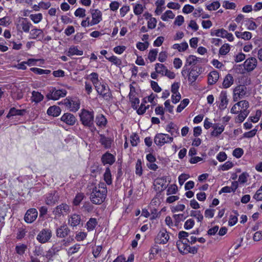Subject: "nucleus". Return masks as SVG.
Returning <instances> with one entry per match:
<instances>
[{"instance_id":"9b49d317","label":"nucleus","mask_w":262,"mask_h":262,"mask_svg":"<svg viewBox=\"0 0 262 262\" xmlns=\"http://www.w3.org/2000/svg\"><path fill=\"white\" fill-rule=\"evenodd\" d=\"M59 200V195L56 191H53L47 194L45 203L48 205H54Z\"/></svg>"},{"instance_id":"bf43d9fd","label":"nucleus","mask_w":262,"mask_h":262,"mask_svg":"<svg viewBox=\"0 0 262 262\" xmlns=\"http://www.w3.org/2000/svg\"><path fill=\"white\" fill-rule=\"evenodd\" d=\"M178 190V187L176 185H170L167 190V195L171 194H176Z\"/></svg>"},{"instance_id":"e2e57ef3","label":"nucleus","mask_w":262,"mask_h":262,"mask_svg":"<svg viewBox=\"0 0 262 262\" xmlns=\"http://www.w3.org/2000/svg\"><path fill=\"white\" fill-rule=\"evenodd\" d=\"M194 10V8L193 6L187 4L184 6L182 9V11L184 13L189 14L192 12Z\"/></svg>"},{"instance_id":"5fc2aeb1","label":"nucleus","mask_w":262,"mask_h":262,"mask_svg":"<svg viewBox=\"0 0 262 262\" xmlns=\"http://www.w3.org/2000/svg\"><path fill=\"white\" fill-rule=\"evenodd\" d=\"M85 10L83 8H79L76 10L74 12V15L76 17H84L85 16Z\"/></svg>"},{"instance_id":"680f3d73","label":"nucleus","mask_w":262,"mask_h":262,"mask_svg":"<svg viewBox=\"0 0 262 262\" xmlns=\"http://www.w3.org/2000/svg\"><path fill=\"white\" fill-rule=\"evenodd\" d=\"M253 198L257 201H262V185L257 190L256 192L253 196Z\"/></svg>"},{"instance_id":"f257e3e1","label":"nucleus","mask_w":262,"mask_h":262,"mask_svg":"<svg viewBox=\"0 0 262 262\" xmlns=\"http://www.w3.org/2000/svg\"><path fill=\"white\" fill-rule=\"evenodd\" d=\"M107 188L105 184L100 183L97 186L93 188L90 195L91 201L95 204H101L106 197Z\"/></svg>"},{"instance_id":"79ce46f5","label":"nucleus","mask_w":262,"mask_h":262,"mask_svg":"<svg viewBox=\"0 0 262 262\" xmlns=\"http://www.w3.org/2000/svg\"><path fill=\"white\" fill-rule=\"evenodd\" d=\"M29 17L34 24L39 23L42 19V15L41 13L31 14Z\"/></svg>"},{"instance_id":"c03bdc74","label":"nucleus","mask_w":262,"mask_h":262,"mask_svg":"<svg viewBox=\"0 0 262 262\" xmlns=\"http://www.w3.org/2000/svg\"><path fill=\"white\" fill-rule=\"evenodd\" d=\"M27 248V247L25 244H20L19 245H17L15 247V251L16 253H17L19 255H23L25 253L26 249Z\"/></svg>"},{"instance_id":"c756f323","label":"nucleus","mask_w":262,"mask_h":262,"mask_svg":"<svg viewBox=\"0 0 262 262\" xmlns=\"http://www.w3.org/2000/svg\"><path fill=\"white\" fill-rule=\"evenodd\" d=\"M43 95L38 91H33L32 92V96L31 97L32 102L38 103L41 102L43 99Z\"/></svg>"},{"instance_id":"4be33fe9","label":"nucleus","mask_w":262,"mask_h":262,"mask_svg":"<svg viewBox=\"0 0 262 262\" xmlns=\"http://www.w3.org/2000/svg\"><path fill=\"white\" fill-rule=\"evenodd\" d=\"M61 246H56L53 245L46 253L45 256L49 260H51L52 258L57 254L58 252L61 250Z\"/></svg>"},{"instance_id":"cd10ccee","label":"nucleus","mask_w":262,"mask_h":262,"mask_svg":"<svg viewBox=\"0 0 262 262\" xmlns=\"http://www.w3.org/2000/svg\"><path fill=\"white\" fill-rule=\"evenodd\" d=\"M201 58L196 57L195 56L189 55L186 59L184 68H186L187 66L195 65L198 62H201Z\"/></svg>"},{"instance_id":"dca6fc26","label":"nucleus","mask_w":262,"mask_h":262,"mask_svg":"<svg viewBox=\"0 0 262 262\" xmlns=\"http://www.w3.org/2000/svg\"><path fill=\"white\" fill-rule=\"evenodd\" d=\"M70 232V229L66 224H63L56 230V234L58 237L64 238Z\"/></svg>"},{"instance_id":"69168bd1","label":"nucleus","mask_w":262,"mask_h":262,"mask_svg":"<svg viewBox=\"0 0 262 262\" xmlns=\"http://www.w3.org/2000/svg\"><path fill=\"white\" fill-rule=\"evenodd\" d=\"M87 236V234L84 232H79L76 233L75 238L77 241L84 240Z\"/></svg>"},{"instance_id":"b1692460","label":"nucleus","mask_w":262,"mask_h":262,"mask_svg":"<svg viewBox=\"0 0 262 262\" xmlns=\"http://www.w3.org/2000/svg\"><path fill=\"white\" fill-rule=\"evenodd\" d=\"M61 110L60 108L56 105H53L49 107L47 113L48 115L53 117H57L61 113Z\"/></svg>"},{"instance_id":"c85d7f7f","label":"nucleus","mask_w":262,"mask_h":262,"mask_svg":"<svg viewBox=\"0 0 262 262\" xmlns=\"http://www.w3.org/2000/svg\"><path fill=\"white\" fill-rule=\"evenodd\" d=\"M95 122L98 126L104 127L107 124V119L102 114H99L96 117Z\"/></svg>"},{"instance_id":"338daca9","label":"nucleus","mask_w":262,"mask_h":262,"mask_svg":"<svg viewBox=\"0 0 262 262\" xmlns=\"http://www.w3.org/2000/svg\"><path fill=\"white\" fill-rule=\"evenodd\" d=\"M243 154L244 151L241 148H236L233 151V155L237 158H241Z\"/></svg>"},{"instance_id":"a211bd4d","label":"nucleus","mask_w":262,"mask_h":262,"mask_svg":"<svg viewBox=\"0 0 262 262\" xmlns=\"http://www.w3.org/2000/svg\"><path fill=\"white\" fill-rule=\"evenodd\" d=\"M19 23L20 24L17 26L18 29H21L26 33H28L31 27L33 26L26 18H22Z\"/></svg>"},{"instance_id":"a878e982","label":"nucleus","mask_w":262,"mask_h":262,"mask_svg":"<svg viewBox=\"0 0 262 262\" xmlns=\"http://www.w3.org/2000/svg\"><path fill=\"white\" fill-rule=\"evenodd\" d=\"M200 74L199 72L197 71L196 67H193L191 69L188 75V81L191 84L195 81Z\"/></svg>"},{"instance_id":"de8ad7c7","label":"nucleus","mask_w":262,"mask_h":262,"mask_svg":"<svg viewBox=\"0 0 262 262\" xmlns=\"http://www.w3.org/2000/svg\"><path fill=\"white\" fill-rule=\"evenodd\" d=\"M158 52V50L156 49H152L149 51L148 53V58L149 59L150 62H153L156 60Z\"/></svg>"},{"instance_id":"e433bc0d","label":"nucleus","mask_w":262,"mask_h":262,"mask_svg":"<svg viewBox=\"0 0 262 262\" xmlns=\"http://www.w3.org/2000/svg\"><path fill=\"white\" fill-rule=\"evenodd\" d=\"M98 224L97 219L90 218L86 224V229L89 231L93 230Z\"/></svg>"},{"instance_id":"09e8293b","label":"nucleus","mask_w":262,"mask_h":262,"mask_svg":"<svg viewBox=\"0 0 262 262\" xmlns=\"http://www.w3.org/2000/svg\"><path fill=\"white\" fill-rule=\"evenodd\" d=\"M190 215L195 217L198 222H202L203 220V216L200 211L192 210L190 213Z\"/></svg>"},{"instance_id":"052dcab7","label":"nucleus","mask_w":262,"mask_h":262,"mask_svg":"<svg viewBox=\"0 0 262 262\" xmlns=\"http://www.w3.org/2000/svg\"><path fill=\"white\" fill-rule=\"evenodd\" d=\"M144 7L142 5L137 4L134 8V12L136 15L141 14L143 11Z\"/></svg>"},{"instance_id":"4468645a","label":"nucleus","mask_w":262,"mask_h":262,"mask_svg":"<svg viewBox=\"0 0 262 262\" xmlns=\"http://www.w3.org/2000/svg\"><path fill=\"white\" fill-rule=\"evenodd\" d=\"M90 12L92 15V19L91 20V24L93 25H97L102 20V12L98 9H91Z\"/></svg>"},{"instance_id":"72a5a7b5","label":"nucleus","mask_w":262,"mask_h":262,"mask_svg":"<svg viewBox=\"0 0 262 262\" xmlns=\"http://www.w3.org/2000/svg\"><path fill=\"white\" fill-rule=\"evenodd\" d=\"M234 82V79L233 76L230 74H227L223 82V86L224 89H227L230 87Z\"/></svg>"},{"instance_id":"f8f14e48","label":"nucleus","mask_w":262,"mask_h":262,"mask_svg":"<svg viewBox=\"0 0 262 262\" xmlns=\"http://www.w3.org/2000/svg\"><path fill=\"white\" fill-rule=\"evenodd\" d=\"M37 215V210L35 208H31L26 213L24 220L27 223H32L36 219Z\"/></svg>"},{"instance_id":"c9c22d12","label":"nucleus","mask_w":262,"mask_h":262,"mask_svg":"<svg viewBox=\"0 0 262 262\" xmlns=\"http://www.w3.org/2000/svg\"><path fill=\"white\" fill-rule=\"evenodd\" d=\"M238 115L235 118V122L237 123H242L250 113V111L239 112Z\"/></svg>"},{"instance_id":"f704fd0d","label":"nucleus","mask_w":262,"mask_h":262,"mask_svg":"<svg viewBox=\"0 0 262 262\" xmlns=\"http://www.w3.org/2000/svg\"><path fill=\"white\" fill-rule=\"evenodd\" d=\"M100 142L105 148H108L111 146L112 140L103 135H100Z\"/></svg>"},{"instance_id":"1a4fd4ad","label":"nucleus","mask_w":262,"mask_h":262,"mask_svg":"<svg viewBox=\"0 0 262 262\" xmlns=\"http://www.w3.org/2000/svg\"><path fill=\"white\" fill-rule=\"evenodd\" d=\"M70 212V206L67 204L62 203L54 209L53 213L55 215V219H58L62 215L69 213Z\"/></svg>"},{"instance_id":"4c0bfd02","label":"nucleus","mask_w":262,"mask_h":262,"mask_svg":"<svg viewBox=\"0 0 262 262\" xmlns=\"http://www.w3.org/2000/svg\"><path fill=\"white\" fill-rule=\"evenodd\" d=\"M188 47V45L186 42H182L181 44L175 43L172 46L173 49H177L179 52L185 51Z\"/></svg>"},{"instance_id":"13d9d810","label":"nucleus","mask_w":262,"mask_h":262,"mask_svg":"<svg viewBox=\"0 0 262 262\" xmlns=\"http://www.w3.org/2000/svg\"><path fill=\"white\" fill-rule=\"evenodd\" d=\"M84 198V195L82 193H78L73 200V204L75 206L78 205L82 201Z\"/></svg>"},{"instance_id":"3c124183","label":"nucleus","mask_w":262,"mask_h":262,"mask_svg":"<svg viewBox=\"0 0 262 262\" xmlns=\"http://www.w3.org/2000/svg\"><path fill=\"white\" fill-rule=\"evenodd\" d=\"M105 58L110 62L113 63L117 66H120L121 64V61L120 59L115 56L112 55L110 57L105 56Z\"/></svg>"},{"instance_id":"7c9ffc66","label":"nucleus","mask_w":262,"mask_h":262,"mask_svg":"<svg viewBox=\"0 0 262 262\" xmlns=\"http://www.w3.org/2000/svg\"><path fill=\"white\" fill-rule=\"evenodd\" d=\"M101 160L104 164H108L112 165L115 162V158L111 154L106 153L102 156Z\"/></svg>"},{"instance_id":"39448f33","label":"nucleus","mask_w":262,"mask_h":262,"mask_svg":"<svg viewBox=\"0 0 262 262\" xmlns=\"http://www.w3.org/2000/svg\"><path fill=\"white\" fill-rule=\"evenodd\" d=\"M63 104L70 111L76 112L80 108V101L76 97L66 98L63 100Z\"/></svg>"},{"instance_id":"49530a36","label":"nucleus","mask_w":262,"mask_h":262,"mask_svg":"<svg viewBox=\"0 0 262 262\" xmlns=\"http://www.w3.org/2000/svg\"><path fill=\"white\" fill-rule=\"evenodd\" d=\"M221 5L219 1H214L210 5L206 6V8L209 11L216 10L219 9Z\"/></svg>"},{"instance_id":"f03ea898","label":"nucleus","mask_w":262,"mask_h":262,"mask_svg":"<svg viewBox=\"0 0 262 262\" xmlns=\"http://www.w3.org/2000/svg\"><path fill=\"white\" fill-rule=\"evenodd\" d=\"M80 120L85 127L91 130L96 129L94 126V112L85 109H82L79 114Z\"/></svg>"},{"instance_id":"393cba45","label":"nucleus","mask_w":262,"mask_h":262,"mask_svg":"<svg viewBox=\"0 0 262 262\" xmlns=\"http://www.w3.org/2000/svg\"><path fill=\"white\" fill-rule=\"evenodd\" d=\"M26 111L24 109L23 110H17L15 107H12L9 110L8 114L7 115V118H10L12 116H24L26 113Z\"/></svg>"},{"instance_id":"5701e85b","label":"nucleus","mask_w":262,"mask_h":262,"mask_svg":"<svg viewBox=\"0 0 262 262\" xmlns=\"http://www.w3.org/2000/svg\"><path fill=\"white\" fill-rule=\"evenodd\" d=\"M219 78V73L216 71H213L209 73L208 76V84L213 85L215 84Z\"/></svg>"},{"instance_id":"6e6d98bb","label":"nucleus","mask_w":262,"mask_h":262,"mask_svg":"<svg viewBox=\"0 0 262 262\" xmlns=\"http://www.w3.org/2000/svg\"><path fill=\"white\" fill-rule=\"evenodd\" d=\"M90 76H91V80L94 86L99 84L98 74L97 73L93 72L90 75Z\"/></svg>"},{"instance_id":"0eeeda50","label":"nucleus","mask_w":262,"mask_h":262,"mask_svg":"<svg viewBox=\"0 0 262 262\" xmlns=\"http://www.w3.org/2000/svg\"><path fill=\"white\" fill-rule=\"evenodd\" d=\"M52 236V230L49 228H44L38 233L36 239L41 244H45L49 242Z\"/></svg>"},{"instance_id":"f3484780","label":"nucleus","mask_w":262,"mask_h":262,"mask_svg":"<svg viewBox=\"0 0 262 262\" xmlns=\"http://www.w3.org/2000/svg\"><path fill=\"white\" fill-rule=\"evenodd\" d=\"M61 120L69 125H73L76 121L74 115L71 113H64L61 117Z\"/></svg>"},{"instance_id":"603ef678","label":"nucleus","mask_w":262,"mask_h":262,"mask_svg":"<svg viewBox=\"0 0 262 262\" xmlns=\"http://www.w3.org/2000/svg\"><path fill=\"white\" fill-rule=\"evenodd\" d=\"M223 7L226 9H235L236 5L235 3L225 1L223 3Z\"/></svg>"},{"instance_id":"8fccbe9b","label":"nucleus","mask_w":262,"mask_h":262,"mask_svg":"<svg viewBox=\"0 0 262 262\" xmlns=\"http://www.w3.org/2000/svg\"><path fill=\"white\" fill-rule=\"evenodd\" d=\"M166 69V67L163 64L157 63L155 65V70L156 72L161 74L162 75H164V71Z\"/></svg>"},{"instance_id":"ddd939ff","label":"nucleus","mask_w":262,"mask_h":262,"mask_svg":"<svg viewBox=\"0 0 262 262\" xmlns=\"http://www.w3.org/2000/svg\"><path fill=\"white\" fill-rule=\"evenodd\" d=\"M219 99L220 101L219 108L221 110H224L227 107L229 103V99L227 97V93L226 91H221Z\"/></svg>"},{"instance_id":"a19ab883","label":"nucleus","mask_w":262,"mask_h":262,"mask_svg":"<svg viewBox=\"0 0 262 262\" xmlns=\"http://www.w3.org/2000/svg\"><path fill=\"white\" fill-rule=\"evenodd\" d=\"M174 17V14L171 10H167L161 16V19L163 21H167L168 19H172Z\"/></svg>"},{"instance_id":"412c9836","label":"nucleus","mask_w":262,"mask_h":262,"mask_svg":"<svg viewBox=\"0 0 262 262\" xmlns=\"http://www.w3.org/2000/svg\"><path fill=\"white\" fill-rule=\"evenodd\" d=\"M81 221V216L77 214H72L68 220L69 224L72 227H76L80 224Z\"/></svg>"},{"instance_id":"a18cd8bd","label":"nucleus","mask_w":262,"mask_h":262,"mask_svg":"<svg viewBox=\"0 0 262 262\" xmlns=\"http://www.w3.org/2000/svg\"><path fill=\"white\" fill-rule=\"evenodd\" d=\"M189 100L187 98H185L183 99L181 103L178 106L177 108V112L178 113H180L182 111V110L189 104Z\"/></svg>"},{"instance_id":"37998d69","label":"nucleus","mask_w":262,"mask_h":262,"mask_svg":"<svg viewBox=\"0 0 262 262\" xmlns=\"http://www.w3.org/2000/svg\"><path fill=\"white\" fill-rule=\"evenodd\" d=\"M230 50V47L229 44H224L219 50V54L222 55H226Z\"/></svg>"},{"instance_id":"473e14b6","label":"nucleus","mask_w":262,"mask_h":262,"mask_svg":"<svg viewBox=\"0 0 262 262\" xmlns=\"http://www.w3.org/2000/svg\"><path fill=\"white\" fill-rule=\"evenodd\" d=\"M169 235L165 230L160 231L158 234L157 238L159 239L160 244H166L169 239Z\"/></svg>"},{"instance_id":"bb28decb","label":"nucleus","mask_w":262,"mask_h":262,"mask_svg":"<svg viewBox=\"0 0 262 262\" xmlns=\"http://www.w3.org/2000/svg\"><path fill=\"white\" fill-rule=\"evenodd\" d=\"M188 245L187 243H184L183 240L178 241L177 242V246L179 252L183 254H187Z\"/></svg>"},{"instance_id":"0e129e2a","label":"nucleus","mask_w":262,"mask_h":262,"mask_svg":"<svg viewBox=\"0 0 262 262\" xmlns=\"http://www.w3.org/2000/svg\"><path fill=\"white\" fill-rule=\"evenodd\" d=\"M157 20L154 17H151L148 21L147 26L149 29H154L156 26Z\"/></svg>"},{"instance_id":"7ed1b4c3","label":"nucleus","mask_w":262,"mask_h":262,"mask_svg":"<svg viewBox=\"0 0 262 262\" xmlns=\"http://www.w3.org/2000/svg\"><path fill=\"white\" fill-rule=\"evenodd\" d=\"M67 94V92L66 90H57L55 88L51 87L46 95V97L48 100H57L61 97L66 96Z\"/></svg>"},{"instance_id":"9d476101","label":"nucleus","mask_w":262,"mask_h":262,"mask_svg":"<svg viewBox=\"0 0 262 262\" xmlns=\"http://www.w3.org/2000/svg\"><path fill=\"white\" fill-rule=\"evenodd\" d=\"M95 87L97 92L102 95L104 99L106 100L110 99L111 94L106 84H101L99 82V84L96 85Z\"/></svg>"},{"instance_id":"2eb2a0df","label":"nucleus","mask_w":262,"mask_h":262,"mask_svg":"<svg viewBox=\"0 0 262 262\" xmlns=\"http://www.w3.org/2000/svg\"><path fill=\"white\" fill-rule=\"evenodd\" d=\"M257 66V59L254 57L247 59L244 63L245 69L248 72L252 71Z\"/></svg>"},{"instance_id":"ea45409f","label":"nucleus","mask_w":262,"mask_h":262,"mask_svg":"<svg viewBox=\"0 0 262 262\" xmlns=\"http://www.w3.org/2000/svg\"><path fill=\"white\" fill-rule=\"evenodd\" d=\"M30 71L38 75H48L51 73L50 70H43L38 68H32L30 69Z\"/></svg>"},{"instance_id":"6e6552de","label":"nucleus","mask_w":262,"mask_h":262,"mask_svg":"<svg viewBox=\"0 0 262 262\" xmlns=\"http://www.w3.org/2000/svg\"><path fill=\"white\" fill-rule=\"evenodd\" d=\"M172 141L173 138L165 134H157L154 138L155 143L159 146H162L166 143H171Z\"/></svg>"},{"instance_id":"774afa93","label":"nucleus","mask_w":262,"mask_h":262,"mask_svg":"<svg viewBox=\"0 0 262 262\" xmlns=\"http://www.w3.org/2000/svg\"><path fill=\"white\" fill-rule=\"evenodd\" d=\"M194 224V222L192 219H189L186 221L184 224V228L186 230L191 229Z\"/></svg>"},{"instance_id":"2f4dec72","label":"nucleus","mask_w":262,"mask_h":262,"mask_svg":"<svg viewBox=\"0 0 262 262\" xmlns=\"http://www.w3.org/2000/svg\"><path fill=\"white\" fill-rule=\"evenodd\" d=\"M83 54L82 50H79L77 46H71L69 49L67 55L68 56H71L73 55L81 56Z\"/></svg>"},{"instance_id":"423d86ee","label":"nucleus","mask_w":262,"mask_h":262,"mask_svg":"<svg viewBox=\"0 0 262 262\" xmlns=\"http://www.w3.org/2000/svg\"><path fill=\"white\" fill-rule=\"evenodd\" d=\"M249 103L247 100H241L236 103L231 108L230 112L233 114H237L239 112L250 111Z\"/></svg>"},{"instance_id":"58836bf2","label":"nucleus","mask_w":262,"mask_h":262,"mask_svg":"<svg viewBox=\"0 0 262 262\" xmlns=\"http://www.w3.org/2000/svg\"><path fill=\"white\" fill-rule=\"evenodd\" d=\"M104 180L107 185H110L112 183V175L109 168H106L104 173Z\"/></svg>"},{"instance_id":"20e7f679","label":"nucleus","mask_w":262,"mask_h":262,"mask_svg":"<svg viewBox=\"0 0 262 262\" xmlns=\"http://www.w3.org/2000/svg\"><path fill=\"white\" fill-rule=\"evenodd\" d=\"M247 88L244 85H238L236 86L233 91V100L234 102L237 101L248 96Z\"/></svg>"},{"instance_id":"864d4df0","label":"nucleus","mask_w":262,"mask_h":262,"mask_svg":"<svg viewBox=\"0 0 262 262\" xmlns=\"http://www.w3.org/2000/svg\"><path fill=\"white\" fill-rule=\"evenodd\" d=\"M234 213L236 214V215H231L230 216L229 220L228 222V225L230 226H232L234 225L237 222V215H238L237 211H235Z\"/></svg>"},{"instance_id":"6ab92c4d","label":"nucleus","mask_w":262,"mask_h":262,"mask_svg":"<svg viewBox=\"0 0 262 262\" xmlns=\"http://www.w3.org/2000/svg\"><path fill=\"white\" fill-rule=\"evenodd\" d=\"M212 128L213 130L211 132V136L217 137L224 132L225 125L219 123H214Z\"/></svg>"},{"instance_id":"aec40b11","label":"nucleus","mask_w":262,"mask_h":262,"mask_svg":"<svg viewBox=\"0 0 262 262\" xmlns=\"http://www.w3.org/2000/svg\"><path fill=\"white\" fill-rule=\"evenodd\" d=\"M30 38L41 40L43 37V31L40 29H33L30 32Z\"/></svg>"},{"instance_id":"4d7b16f0","label":"nucleus","mask_w":262,"mask_h":262,"mask_svg":"<svg viewBox=\"0 0 262 262\" xmlns=\"http://www.w3.org/2000/svg\"><path fill=\"white\" fill-rule=\"evenodd\" d=\"M261 115V112L260 110H257L254 116L251 117L249 118L251 121L253 123H256L259 120V118Z\"/></svg>"}]
</instances>
